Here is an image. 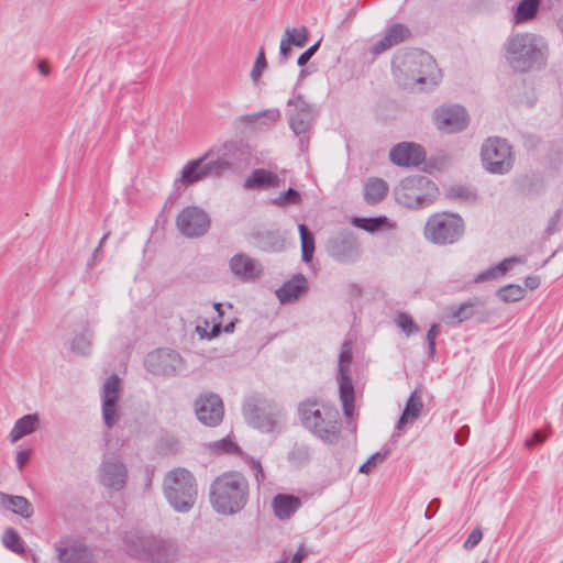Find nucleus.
Wrapping results in <instances>:
<instances>
[{"label": "nucleus", "mask_w": 563, "mask_h": 563, "mask_svg": "<svg viewBox=\"0 0 563 563\" xmlns=\"http://www.w3.org/2000/svg\"><path fill=\"white\" fill-rule=\"evenodd\" d=\"M67 345L75 355H88L92 345L91 331L86 325H81L79 331H75L74 335L67 340Z\"/></svg>", "instance_id": "obj_29"}, {"label": "nucleus", "mask_w": 563, "mask_h": 563, "mask_svg": "<svg viewBox=\"0 0 563 563\" xmlns=\"http://www.w3.org/2000/svg\"><path fill=\"white\" fill-rule=\"evenodd\" d=\"M423 410L422 391L416 389L410 395L402 415L397 423V429L402 430L407 424L416 421Z\"/></svg>", "instance_id": "obj_23"}, {"label": "nucleus", "mask_w": 563, "mask_h": 563, "mask_svg": "<svg viewBox=\"0 0 563 563\" xmlns=\"http://www.w3.org/2000/svg\"><path fill=\"white\" fill-rule=\"evenodd\" d=\"M313 120V113L305 112L302 115L298 117L295 114H289V124L295 134L300 135L306 133Z\"/></svg>", "instance_id": "obj_41"}, {"label": "nucleus", "mask_w": 563, "mask_h": 563, "mask_svg": "<svg viewBox=\"0 0 563 563\" xmlns=\"http://www.w3.org/2000/svg\"><path fill=\"white\" fill-rule=\"evenodd\" d=\"M396 323L407 335L417 333L420 330L412 318L405 312H401L397 316Z\"/></svg>", "instance_id": "obj_45"}, {"label": "nucleus", "mask_w": 563, "mask_h": 563, "mask_svg": "<svg viewBox=\"0 0 563 563\" xmlns=\"http://www.w3.org/2000/svg\"><path fill=\"white\" fill-rule=\"evenodd\" d=\"M179 355L174 352L158 351L148 355L146 362L151 367H155L154 371L166 374L168 371L164 366L167 361H177Z\"/></svg>", "instance_id": "obj_37"}, {"label": "nucleus", "mask_w": 563, "mask_h": 563, "mask_svg": "<svg viewBox=\"0 0 563 563\" xmlns=\"http://www.w3.org/2000/svg\"><path fill=\"white\" fill-rule=\"evenodd\" d=\"M482 161L490 173H507L512 165V154L509 144L500 137H489L482 146Z\"/></svg>", "instance_id": "obj_8"}, {"label": "nucleus", "mask_w": 563, "mask_h": 563, "mask_svg": "<svg viewBox=\"0 0 563 563\" xmlns=\"http://www.w3.org/2000/svg\"><path fill=\"white\" fill-rule=\"evenodd\" d=\"M433 119L437 128L444 133L462 131L468 123L465 110L459 106L438 108Z\"/></svg>", "instance_id": "obj_13"}, {"label": "nucleus", "mask_w": 563, "mask_h": 563, "mask_svg": "<svg viewBox=\"0 0 563 563\" xmlns=\"http://www.w3.org/2000/svg\"><path fill=\"white\" fill-rule=\"evenodd\" d=\"M214 154V150H208L200 157L188 161L174 180L176 188H187L208 177L205 162Z\"/></svg>", "instance_id": "obj_12"}, {"label": "nucleus", "mask_w": 563, "mask_h": 563, "mask_svg": "<svg viewBox=\"0 0 563 563\" xmlns=\"http://www.w3.org/2000/svg\"><path fill=\"white\" fill-rule=\"evenodd\" d=\"M543 47L541 38L536 35H514L508 42V59L516 70L526 71L542 56Z\"/></svg>", "instance_id": "obj_6"}, {"label": "nucleus", "mask_w": 563, "mask_h": 563, "mask_svg": "<svg viewBox=\"0 0 563 563\" xmlns=\"http://www.w3.org/2000/svg\"><path fill=\"white\" fill-rule=\"evenodd\" d=\"M207 328H208V322H207V321H206V325H205V327H202V325H200V324H198V325L196 327V331H197V333L199 334L200 339H209V340H210V339H213V338L218 336V335H219V333H220V331H221V324H220V322H219V323H216V324L212 327V329H211V331H210V332H208Z\"/></svg>", "instance_id": "obj_50"}, {"label": "nucleus", "mask_w": 563, "mask_h": 563, "mask_svg": "<svg viewBox=\"0 0 563 563\" xmlns=\"http://www.w3.org/2000/svg\"><path fill=\"white\" fill-rule=\"evenodd\" d=\"M541 0H521L516 14V23H523L533 19L537 14Z\"/></svg>", "instance_id": "obj_36"}, {"label": "nucleus", "mask_w": 563, "mask_h": 563, "mask_svg": "<svg viewBox=\"0 0 563 563\" xmlns=\"http://www.w3.org/2000/svg\"><path fill=\"white\" fill-rule=\"evenodd\" d=\"M464 231L463 220L454 213H437L428 220L424 229L426 238L438 244L453 243Z\"/></svg>", "instance_id": "obj_7"}, {"label": "nucleus", "mask_w": 563, "mask_h": 563, "mask_svg": "<svg viewBox=\"0 0 563 563\" xmlns=\"http://www.w3.org/2000/svg\"><path fill=\"white\" fill-rule=\"evenodd\" d=\"M396 199L407 208L430 205L438 196L437 186L424 176L405 178L395 190Z\"/></svg>", "instance_id": "obj_5"}, {"label": "nucleus", "mask_w": 563, "mask_h": 563, "mask_svg": "<svg viewBox=\"0 0 563 563\" xmlns=\"http://www.w3.org/2000/svg\"><path fill=\"white\" fill-rule=\"evenodd\" d=\"M214 154L207 162H205L208 176H222L224 173L233 168L231 158L238 151V145L234 142H224L219 146L211 147Z\"/></svg>", "instance_id": "obj_15"}, {"label": "nucleus", "mask_w": 563, "mask_h": 563, "mask_svg": "<svg viewBox=\"0 0 563 563\" xmlns=\"http://www.w3.org/2000/svg\"><path fill=\"white\" fill-rule=\"evenodd\" d=\"M482 539H483L482 530L481 529H474L470 533L468 538L465 540L463 547L466 550H472V549H474L481 542Z\"/></svg>", "instance_id": "obj_51"}, {"label": "nucleus", "mask_w": 563, "mask_h": 563, "mask_svg": "<svg viewBox=\"0 0 563 563\" xmlns=\"http://www.w3.org/2000/svg\"><path fill=\"white\" fill-rule=\"evenodd\" d=\"M498 298L504 302H517L526 297V289L517 284H509L498 289Z\"/></svg>", "instance_id": "obj_39"}, {"label": "nucleus", "mask_w": 563, "mask_h": 563, "mask_svg": "<svg viewBox=\"0 0 563 563\" xmlns=\"http://www.w3.org/2000/svg\"><path fill=\"white\" fill-rule=\"evenodd\" d=\"M209 449L216 454H238L242 455V452L236 443L230 439H222L209 444Z\"/></svg>", "instance_id": "obj_42"}, {"label": "nucleus", "mask_w": 563, "mask_h": 563, "mask_svg": "<svg viewBox=\"0 0 563 563\" xmlns=\"http://www.w3.org/2000/svg\"><path fill=\"white\" fill-rule=\"evenodd\" d=\"M330 252L336 260L345 262L358 254V244L351 234L341 235L331 241Z\"/></svg>", "instance_id": "obj_20"}, {"label": "nucleus", "mask_w": 563, "mask_h": 563, "mask_svg": "<svg viewBox=\"0 0 563 563\" xmlns=\"http://www.w3.org/2000/svg\"><path fill=\"white\" fill-rule=\"evenodd\" d=\"M353 224L360 229L368 232H375L377 230L393 229L394 225L389 223L385 217L379 218H355Z\"/></svg>", "instance_id": "obj_35"}, {"label": "nucleus", "mask_w": 563, "mask_h": 563, "mask_svg": "<svg viewBox=\"0 0 563 563\" xmlns=\"http://www.w3.org/2000/svg\"><path fill=\"white\" fill-rule=\"evenodd\" d=\"M299 413L302 424L320 440L329 444L339 441L341 422L336 409L307 400L300 404Z\"/></svg>", "instance_id": "obj_2"}, {"label": "nucleus", "mask_w": 563, "mask_h": 563, "mask_svg": "<svg viewBox=\"0 0 563 563\" xmlns=\"http://www.w3.org/2000/svg\"><path fill=\"white\" fill-rule=\"evenodd\" d=\"M106 242V234L101 236L100 241H99V246L97 247V250L93 252L92 256H91V261L88 262V266L91 265V262L95 261L97 258V256L100 254L101 252V247L103 245V243Z\"/></svg>", "instance_id": "obj_63"}, {"label": "nucleus", "mask_w": 563, "mask_h": 563, "mask_svg": "<svg viewBox=\"0 0 563 563\" xmlns=\"http://www.w3.org/2000/svg\"><path fill=\"white\" fill-rule=\"evenodd\" d=\"M177 556L178 550L175 544L154 537L146 562L172 563Z\"/></svg>", "instance_id": "obj_19"}, {"label": "nucleus", "mask_w": 563, "mask_h": 563, "mask_svg": "<svg viewBox=\"0 0 563 563\" xmlns=\"http://www.w3.org/2000/svg\"><path fill=\"white\" fill-rule=\"evenodd\" d=\"M250 467L254 471L255 478L258 483L263 482L265 479V475L262 468V465L258 461L254 460L253 457H244Z\"/></svg>", "instance_id": "obj_54"}, {"label": "nucleus", "mask_w": 563, "mask_h": 563, "mask_svg": "<svg viewBox=\"0 0 563 563\" xmlns=\"http://www.w3.org/2000/svg\"><path fill=\"white\" fill-rule=\"evenodd\" d=\"M545 441V435H543L541 432L537 431L534 432L532 439H529L526 441L527 446H532L534 443H542Z\"/></svg>", "instance_id": "obj_60"}, {"label": "nucleus", "mask_w": 563, "mask_h": 563, "mask_svg": "<svg viewBox=\"0 0 563 563\" xmlns=\"http://www.w3.org/2000/svg\"><path fill=\"white\" fill-rule=\"evenodd\" d=\"M40 424V417L37 413H29L18 419L9 434L12 443L20 439L33 433Z\"/></svg>", "instance_id": "obj_30"}, {"label": "nucleus", "mask_w": 563, "mask_h": 563, "mask_svg": "<svg viewBox=\"0 0 563 563\" xmlns=\"http://www.w3.org/2000/svg\"><path fill=\"white\" fill-rule=\"evenodd\" d=\"M301 201L300 195L292 188H289L287 191L283 192L279 197L275 199V203L278 206H285L288 203L297 205Z\"/></svg>", "instance_id": "obj_46"}, {"label": "nucleus", "mask_w": 563, "mask_h": 563, "mask_svg": "<svg viewBox=\"0 0 563 563\" xmlns=\"http://www.w3.org/2000/svg\"><path fill=\"white\" fill-rule=\"evenodd\" d=\"M54 551L58 563H97L91 550L71 538H63L55 542Z\"/></svg>", "instance_id": "obj_10"}, {"label": "nucleus", "mask_w": 563, "mask_h": 563, "mask_svg": "<svg viewBox=\"0 0 563 563\" xmlns=\"http://www.w3.org/2000/svg\"><path fill=\"white\" fill-rule=\"evenodd\" d=\"M2 543L8 550L16 554L24 552V542L16 530L13 528H8L4 530L2 534Z\"/></svg>", "instance_id": "obj_40"}, {"label": "nucleus", "mask_w": 563, "mask_h": 563, "mask_svg": "<svg viewBox=\"0 0 563 563\" xmlns=\"http://www.w3.org/2000/svg\"><path fill=\"white\" fill-rule=\"evenodd\" d=\"M411 36L408 26L401 23L390 25L384 33V36L377 41L372 47L371 53L377 56L393 46L402 43Z\"/></svg>", "instance_id": "obj_16"}, {"label": "nucleus", "mask_w": 563, "mask_h": 563, "mask_svg": "<svg viewBox=\"0 0 563 563\" xmlns=\"http://www.w3.org/2000/svg\"><path fill=\"white\" fill-rule=\"evenodd\" d=\"M450 197L462 199L465 201L475 199V194L470 188L463 186H454L449 190Z\"/></svg>", "instance_id": "obj_48"}, {"label": "nucleus", "mask_w": 563, "mask_h": 563, "mask_svg": "<svg viewBox=\"0 0 563 563\" xmlns=\"http://www.w3.org/2000/svg\"><path fill=\"white\" fill-rule=\"evenodd\" d=\"M435 68L432 56L424 52H410L394 62V75L404 87L421 84Z\"/></svg>", "instance_id": "obj_4"}, {"label": "nucleus", "mask_w": 563, "mask_h": 563, "mask_svg": "<svg viewBox=\"0 0 563 563\" xmlns=\"http://www.w3.org/2000/svg\"><path fill=\"white\" fill-rule=\"evenodd\" d=\"M525 261L521 257L512 256L505 258L499 264L495 265L494 267H490L486 269L485 272H482L477 274L474 278V282L476 284L484 283L487 280H494L503 277L506 275L509 271L514 268L517 264H522Z\"/></svg>", "instance_id": "obj_28"}, {"label": "nucleus", "mask_w": 563, "mask_h": 563, "mask_svg": "<svg viewBox=\"0 0 563 563\" xmlns=\"http://www.w3.org/2000/svg\"><path fill=\"white\" fill-rule=\"evenodd\" d=\"M467 433H468V430L467 428H463L455 437L456 439V442L459 444H464L465 443V440H466V437H467Z\"/></svg>", "instance_id": "obj_64"}, {"label": "nucleus", "mask_w": 563, "mask_h": 563, "mask_svg": "<svg viewBox=\"0 0 563 563\" xmlns=\"http://www.w3.org/2000/svg\"><path fill=\"white\" fill-rule=\"evenodd\" d=\"M247 489V482L242 474L238 472L224 473L211 485V505L219 514H235L245 506Z\"/></svg>", "instance_id": "obj_1"}, {"label": "nucleus", "mask_w": 563, "mask_h": 563, "mask_svg": "<svg viewBox=\"0 0 563 563\" xmlns=\"http://www.w3.org/2000/svg\"><path fill=\"white\" fill-rule=\"evenodd\" d=\"M280 119V111L278 109H267L262 112L246 114L241 118V121L247 125H255L257 123L269 125Z\"/></svg>", "instance_id": "obj_34"}, {"label": "nucleus", "mask_w": 563, "mask_h": 563, "mask_svg": "<svg viewBox=\"0 0 563 563\" xmlns=\"http://www.w3.org/2000/svg\"><path fill=\"white\" fill-rule=\"evenodd\" d=\"M153 539L152 536L129 534L125 539V551L129 555L146 562Z\"/></svg>", "instance_id": "obj_27"}, {"label": "nucleus", "mask_w": 563, "mask_h": 563, "mask_svg": "<svg viewBox=\"0 0 563 563\" xmlns=\"http://www.w3.org/2000/svg\"><path fill=\"white\" fill-rule=\"evenodd\" d=\"M31 454L32 452L30 449L21 450L16 453L15 462L20 471H22L24 466L29 463Z\"/></svg>", "instance_id": "obj_55"}, {"label": "nucleus", "mask_w": 563, "mask_h": 563, "mask_svg": "<svg viewBox=\"0 0 563 563\" xmlns=\"http://www.w3.org/2000/svg\"><path fill=\"white\" fill-rule=\"evenodd\" d=\"M122 389V382L117 375L108 377V428L112 427L120 419L117 402L120 399Z\"/></svg>", "instance_id": "obj_21"}, {"label": "nucleus", "mask_w": 563, "mask_h": 563, "mask_svg": "<svg viewBox=\"0 0 563 563\" xmlns=\"http://www.w3.org/2000/svg\"><path fill=\"white\" fill-rule=\"evenodd\" d=\"M291 43L286 40V37H283L280 41V54L284 58H288L291 53Z\"/></svg>", "instance_id": "obj_59"}, {"label": "nucleus", "mask_w": 563, "mask_h": 563, "mask_svg": "<svg viewBox=\"0 0 563 563\" xmlns=\"http://www.w3.org/2000/svg\"><path fill=\"white\" fill-rule=\"evenodd\" d=\"M475 303L466 301L459 306H451L445 310V319L449 322L462 323L473 318L475 314Z\"/></svg>", "instance_id": "obj_32"}, {"label": "nucleus", "mask_w": 563, "mask_h": 563, "mask_svg": "<svg viewBox=\"0 0 563 563\" xmlns=\"http://www.w3.org/2000/svg\"><path fill=\"white\" fill-rule=\"evenodd\" d=\"M352 362V344L344 342L339 358V389L344 415L352 418L355 410V396L352 380L349 376V367Z\"/></svg>", "instance_id": "obj_9"}, {"label": "nucleus", "mask_w": 563, "mask_h": 563, "mask_svg": "<svg viewBox=\"0 0 563 563\" xmlns=\"http://www.w3.org/2000/svg\"><path fill=\"white\" fill-rule=\"evenodd\" d=\"M100 400L102 418L106 421V380L102 383L100 387Z\"/></svg>", "instance_id": "obj_61"}, {"label": "nucleus", "mask_w": 563, "mask_h": 563, "mask_svg": "<svg viewBox=\"0 0 563 563\" xmlns=\"http://www.w3.org/2000/svg\"><path fill=\"white\" fill-rule=\"evenodd\" d=\"M230 268L234 276L242 280L251 282L262 275V265L245 254H236L230 261Z\"/></svg>", "instance_id": "obj_17"}, {"label": "nucleus", "mask_w": 563, "mask_h": 563, "mask_svg": "<svg viewBox=\"0 0 563 563\" xmlns=\"http://www.w3.org/2000/svg\"><path fill=\"white\" fill-rule=\"evenodd\" d=\"M308 553L307 548L301 544L291 558L285 552L278 563H301Z\"/></svg>", "instance_id": "obj_49"}, {"label": "nucleus", "mask_w": 563, "mask_h": 563, "mask_svg": "<svg viewBox=\"0 0 563 563\" xmlns=\"http://www.w3.org/2000/svg\"><path fill=\"white\" fill-rule=\"evenodd\" d=\"M253 409L251 408V406H247L245 408V415L252 419V422L254 423L255 427L257 428H261V429H266V430H271L273 428V424H267L265 426L264 423L260 422V421H255V417H252L253 416Z\"/></svg>", "instance_id": "obj_58"}, {"label": "nucleus", "mask_w": 563, "mask_h": 563, "mask_svg": "<svg viewBox=\"0 0 563 563\" xmlns=\"http://www.w3.org/2000/svg\"><path fill=\"white\" fill-rule=\"evenodd\" d=\"M307 290V279L302 275H297L285 283L277 291L276 296L282 303L297 300Z\"/></svg>", "instance_id": "obj_26"}, {"label": "nucleus", "mask_w": 563, "mask_h": 563, "mask_svg": "<svg viewBox=\"0 0 563 563\" xmlns=\"http://www.w3.org/2000/svg\"><path fill=\"white\" fill-rule=\"evenodd\" d=\"M298 230L301 240L302 260L303 262L309 263L311 262L314 252V236L305 224H299Z\"/></svg>", "instance_id": "obj_38"}, {"label": "nucleus", "mask_w": 563, "mask_h": 563, "mask_svg": "<svg viewBox=\"0 0 563 563\" xmlns=\"http://www.w3.org/2000/svg\"><path fill=\"white\" fill-rule=\"evenodd\" d=\"M284 37L292 45L302 47L308 40V30L305 26L299 29H286Z\"/></svg>", "instance_id": "obj_43"}, {"label": "nucleus", "mask_w": 563, "mask_h": 563, "mask_svg": "<svg viewBox=\"0 0 563 563\" xmlns=\"http://www.w3.org/2000/svg\"><path fill=\"white\" fill-rule=\"evenodd\" d=\"M391 162L399 166H412L420 164L424 158L422 148L415 144L404 142L396 145L389 153Z\"/></svg>", "instance_id": "obj_18"}, {"label": "nucleus", "mask_w": 563, "mask_h": 563, "mask_svg": "<svg viewBox=\"0 0 563 563\" xmlns=\"http://www.w3.org/2000/svg\"><path fill=\"white\" fill-rule=\"evenodd\" d=\"M37 70L42 76H48L51 73L49 66L45 60H40L37 63Z\"/></svg>", "instance_id": "obj_62"}, {"label": "nucleus", "mask_w": 563, "mask_h": 563, "mask_svg": "<svg viewBox=\"0 0 563 563\" xmlns=\"http://www.w3.org/2000/svg\"><path fill=\"white\" fill-rule=\"evenodd\" d=\"M0 506L25 519L34 512L32 504L25 497L3 492H0Z\"/></svg>", "instance_id": "obj_22"}, {"label": "nucleus", "mask_w": 563, "mask_h": 563, "mask_svg": "<svg viewBox=\"0 0 563 563\" xmlns=\"http://www.w3.org/2000/svg\"><path fill=\"white\" fill-rule=\"evenodd\" d=\"M272 507L278 519L286 520L301 507V500L292 495L278 494L274 497Z\"/></svg>", "instance_id": "obj_24"}, {"label": "nucleus", "mask_w": 563, "mask_h": 563, "mask_svg": "<svg viewBox=\"0 0 563 563\" xmlns=\"http://www.w3.org/2000/svg\"><path fill=\"white\" fill-rule=\"evenodd\" d=\"M266 67V59H265V54H264V51L261 49L260 53H258V56L255 60V65H254V68L252 70V77L254 79H256L257 77L261 76L263 69Z\"/></svg>", "instance_id": "obj_53"}, {"label": "nucleus", "mask_w": 563, "mask_h": 563, "mask_svg": "<svg viewBox=\"0 0 563 563\" xmlns=\"http://www.w3.org/2000/svg\"><path fill=\"white\" fill-rule=\"evenodd\" d=\"M388 452H385V453H375L366 463H364L361 467H360V472L361 473H364V474H369L372 473L376 466L380 463L384 462V460L386 459Z\"/></svg>", "instance_id": "obj_47"}, {"label": "nucleus", "mask_w": 563, "mask_h": 563, "mask_svg": "<svg viewBox=\"0 0 563 563\" xmlns=\"http://www.w3.org/2000/svg\"><path fill=\"white\" fill-rule=\"evenodd\" d=\"M279 177L264 168L253 170L244 181V188L247 190L279 187Z\"/></svg>", "instance_id": "obj_25"}, {"label": "nucleus", "mask_w": 563, "mask_h": 563, "mask_svg": "<svg viewBox=\"0 0 563 563\" xmlns=\"http://www.w3.org/2000/svg\"><path fill=\"white\" fill-rule=\"evenodd\" d=\"M388 192V185L380 178H371L365 184V199L369 203L382 201Z\"/></svg>", "instance_id": "obj_33"}, {"label": "nucleus", "mask_w": 563, "mask_h": 563, "mask_svg": "<svg viewBox=\"0 0 563 563\" xmlns=\"http://www.w3.org/2000/svg\"><path fill=\"white\" fill-rule=\"evenodd\" d=\"M164 493L177 511L189 510L196 500L197 488L192 474L186 468H174L164 479Z\"/></svg>", "instance_id": "obj_3"}, {"label": "nucleus", "mask_w": 563, "mask_h": 563, "mask_svg": "<svg viewBox=\"0 0 563 563\" xmlns=\"http://www.w3.org/2000/svg\"><path fill=\"white\" fill-rule=\"evenodd\" d=\"M440 334V325L434 323L431 325L427 333V340L429 344V350L431 354H434L435 352V339Z\"/></svg>", "instance_id": "obj_52"}, {"label": "nucleus", "mask_w": 563, "mask_h": 563, "mask_svg": "<svg viewBox=\"0 0 563 563\" xmlns=\"http://www.w3.org/2000/svg\"><path fill=\"white\" fill-rule=\"evenodd\" d=\"M319 47V43L312 45L311 47H309L307 51H305L298 58V65L299 66H303L306 65L309 59L313 56V54L317 52Z\"/></svg>", "instance_id": "obj_56"}, {"label": "nucleus", "mask_w": 563, "mask_h": 563, "mask_svg": "<svg viewBox=\"0 0 563 563\" xmlns=\"http://www.w3.org/2000/svg\"><path fill=\"white\" fill-rule=\"evenodd\" d=\"M288 107L290 108V114L302 115V113H313L312 107L301 97L297 96L294 99L288 101Z\"/></svg>", "instance_id": "obj_44"}, {"label": "nucleus", "mask_w": 563, "mask_h": 563, "mask_svg": "<svg viewBox=\"0 0 563 563\" xmlns=\"http://www.w3.org/2000/svg\"><path fill=\"white\" fill-rule=\"evenodd\" d=\"M197 418L206 426L214 427L223 419V404L219 396L206 394L195 402Z\"/></svg>", "instance_id": "obj_14"}, {"label": "nucleus", "mask_w": 563, "mask_h": 563, "mask_svg": "<svg viewBox=\"0 0 563 563\" xmlns=\"http://www.w3.org/2000/svg\"><path fill=\"white\" fill-rule=\"evenodd\" d=\"M179 231L189 238L203 235L209 227V216L200 208L191 206L180 211L176 220Z\"/></svg>", "instance_id": "obj_11"}, {"label": "nucleus", "mask_w": 563, "mask_h": 563, "mask_svg": "<svg viewBox=\"0 0 563 563\" xmlns=\"http://www.w3.org/2000/svg\"><path fill=\"white\" fill-rule=\"evenodd\" d=\"M126 479L128 471L121 461L108 462V488L120 490L125 486Z\"/></svg>", "instance_id": "obj_31"}, {"label": "nucleus", "mask_w": 563, "mask_h": 563, "mask_svg": "<svg viewBox=\"0 0 563 563\" xmlns=\"http://www.w3.org/2000/svg\"><path fill=\"white\" fill-rule=\"evenodd\" d=\"M540 277L537 275L527 276L525 279V286L530 290L537 289L540 286Z\"/></svg>", "instance_id": "obj_57"}]
</instances>
